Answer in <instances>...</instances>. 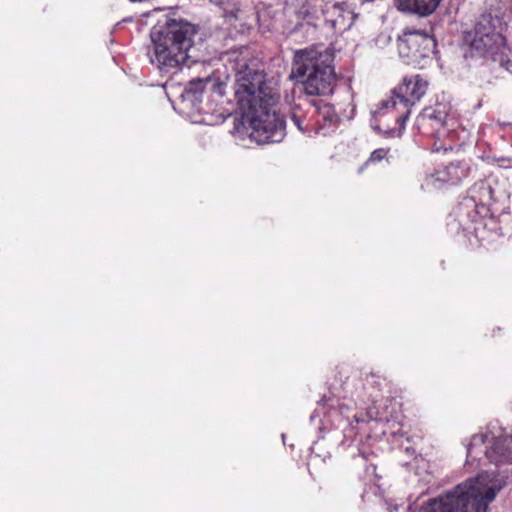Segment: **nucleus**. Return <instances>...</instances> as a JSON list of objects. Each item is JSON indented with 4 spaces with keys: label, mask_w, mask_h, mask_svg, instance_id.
<instances>
[{
    "label": "nucleus",
    "mask_w": 512,
    "mask_h": 512,
    "mask_svg": "<svg viewBox=\"0 0 512 512\" xmlns=\"http://www.w3.org/2000/svg\"><path fill=\"white\" fill-rule=\"evenodd\" d=\"M443 149H444V151H447L448 149H451V146H449V147H444Z\"/></svg>",
    "instance_id": "aec40b11"
},
{
    "label": "nucleus",
    "mask_w": 512,
    "mask_h": 512,
    "mask_svg": "<svg viewBox=\"0 0 512 512\" xmlns=\"http://www.w3.org/2000/svg\"><path fill=\"white\" fill-rule=\"evenodd\" d=\"M290 120L301 132L307 131V125L305 124L306 118L304 114L298 108H293L290 113Z\"/></svg>",
    "instance_id": "ddd939ff"
},
{
    "label": "nucleus",
    "mask_w": 512,
    "mask_h": 512,
    "mask_svg": "<svg viewBox=\"0 0 512 512\" xmlns=\"http://www.w3.org/2000/svg\"><path fill=\"white\" fill-rule=\"evenodd\" d=\"M466 448V465L481 461L482 457L496 466L512 464V436L501 428L492 427L473 435Z\"/></svg>",
    "instance_id": "423d86ee"
},
{
    "label": "nucleus",
    "mask_w": 512,
    "mask_h": 512,
    "mask_svg": "<svg viewBox=\"0 0 512 512\" xmlns=\"http://www.w3.org/2000/svg\"><path fill=\"white\" fill-rule=\"evenodd\" d=\"M470 173V164L465 161H452L444 168L437 170L431 179L436 182L458 184L468 177Z\"/></svg>",
    "instance_id": "1a4fd4ad"
},
{
    "label": "nucleus",
    "mask_w": 512,
    "mask_h": 512,
    "mask_svg": "<svg viewBox=\"0 0 512 512\" xmlns=\"http://www.w3.org/2000/svg\"><path fill=\"white\" fill-rule=\"evenodd\" d=\"M503 486L504 482L498 477L483 473L431 499L418 510L413 505L408 509L410 512H487L489 504Z\"/></svg>",
    "instance_id": "f03ea898"
},
{
    "label": "nucleus",
    "mask_w": 512,
    "mask_h": 512,
    "mask_svg": "<svg viewBox=\"0 0 512 512\" xmlns=\"http://www.w3.org/2000/svg\"><path fill=\"white\" fill-rule=\"evenodd\" d=\"M331 25L335 28L337 27L339 24H340V20L339 19H331L329 20Z\"/></svg>",
    "instance_id": "f3484780"
},
{
    "label": "nucleus",
    "mask_w": 512,
    "mask_h": 512,
    "mask_svg": "<svg viewBox=\"0 0 512 512\" xmlns=\"http://www.w3.org/2000/svg\"><path fill=\"white\" fill-rule=\"evenodd\" d=\"M500 64L505 70H507L510 74H512V58L509 57H502L500 59Z\"/></svg>",
    "instance_id": "dca6fc26"
},
{
    "label": "nucleus",
    "mask_w": 512,
    "mask_h": 512,
    "mask_svg": "<svg viewBox=\"0 0 512 512\" xmlns=\"http://www.w3.org/2000/svg\"><path fill=\"white\" fill-rule=\"evenodd\" d=\"M441 148H442L441 146L434 145L433 151L438 152V151H440Z\"/></svg>",
    "instance_id": "a211bd4d"
},
{
    "label": "nucleus",
    "mask_w": 512,
    "mask_h": 512,
    "mask_svg": "<svg viewBox=\"0 0 512 512\" xmlns=\"http://www.w3.org/2000/svg\"><path fill=\"white\" fill-rule=\"evenodd\" d=\"M428 82L419 75L405 77L401 84L393 89L390 98L382 100L378 108L372 112L371 127L376 131L392 130L391 121L399 124V133L404 129L411 107L426 93Z\"/></svg>",
    "instance_id": "20e7f679"
},
{
    "label": "nucleus",
    "mask_w": 512,
    "mask_h": 512,
    "mask_svg": "<svg viewBox=\"0 0 512 512\" xmlns=\"http://www.w3.org/2000/svg\"><path fill=\"white\" fill-rule=\"evenodd\" d=\"M387 152L388 151L384 148L376 149L372 152V154L369 158V161H371V162L381 161L382 159H384L386 157Z\"/></svg>",
    "instance_id": "2eb2a0df"
},
{
    "label": "nucleus",
    "mask_w": 512,
    "mask_h": 512,
    "mask_svg": "<svg viewBox=\"0 0 512 512\" xmlns=\"http://www.w3.org/2000/svg\"><path fill=\"white\" fill-rule=\"evenodd\" d=\"M211 83L210 78L205 79H193L189 82L188 86L185 89L183 97L185 100H189L192 103L199 102L201 100V94L206 87Z\"/></svg>",
    "instance_id": "f8f14e48"
},
{
    "label": "nucleus",
    "mask_w": 512,
    "mask_h": 512,
    "mask_svg": "<svg viewBox=\"0 0 512 512\" xmlns=\"http://www.w3.org/2000/svg\"><path fill=\"white\" fill-rule=\"evenodd\" d=\"M498 200L496 190L491 180L481 181L472 188V196L460 204L461 216L464 214L474 224L473 231L479 237L481 226H486L482 213H487V207Z\"/></svg>",
    "instance_id": "0eeeda50"
},
{
    "label": "nucleus",
    "mask_w": 512,
    "mask_h": 512,
    "mask_svg": "<svg viewBox=\"0 0 512 512\" xmlns=\"http://www.w3.org/2000/svg\"><path fill=\"white\" fill-rule=\"evenodd\" d=\"M502 36L490 28L479 24L475 29V35L471 41V47L480 54L492 53L500 44Z\"/></svg>",
    "instance_id": "6e6552de"
},
{
    "label": "nucleus",
    "mask_w": 512,
    "mask_h": 512,
    "mask_svg": "<svg viewBox=\"0 0 512 512\" xmlns=\"http://www.w3.org/2000/svg\"><path fill=\"white\" fill-rule=\"evenodd\" d=\"M319 408L323 409L324 408V404L319 403Z\"/></svg>",
    "instance_id": "6ab92c4d"
},
{
    "label": "nucleus",
    "mask_w": 512,
    "mask_h": 512,
    "mask_svg": "<svg viewBox=\"0 0 512 512\" xmlns=\"http://www.w3.org/2000/svg\"><path fill=\"white\" fill-rule=\"evenodd\" d=\"M195 34V27L184 20L168 19L164 25L154 27L147 51L151 64L162 73L180 68L188 59Z\"/></svg>",
    "instance_id": "7ed1b4c3"
},
{
    "label": "nucleus",
    "mask_w": 512,
    "mask_h": 512,
    "mask_svg": "<svg viewBox=\"0 0 512 512\" xmlns=\"http://www.w3.org/2000/svg\"><path fill=\"white\" fill-rule=\"evenodd\" d=\"M442 0H396L399 10L425 17L435 12Z\"/></svg>",
    "instance_id": "9b49d317"
},
{
    "label": "nucleus",
    "mask_w": 512,
    "mask_h": 512,
    "mask_svg": "<svg viewBox=\"0 0 512 512\" xmlns=\"http://www.w3.org/2000/svg\"><path fill=\"white\" fill-rule=\"evenodd\" d=\"M405 37V42L411 50L412 57H428L431 53H434L436 42L433 37L420 32H410Z\"/></svg>",
    "instance_id": "9d476101"
},
{
    "label": "nucleus",
    "mask_w": 512,
    "mask_h": 512,
    "mask_svg": "<svg viewBox=\"0 0 512 512\" xmlns=\"http://www.w3.org/2000/svg\"><path fill=\"white\" fill-rule=\"evenodd\" d=\"M291 75L295 78L306 76L302 86L305 94L310 96L330 95L336 83L331 54L314 50L295 53Z\"/></svg>",
    "instance_id": "39448f33"
},
{
    "label": "nucleus",
    "mask_w": 512,
    "mask_h": 512,
    "mask_svg": "<svg viewBox=\"0 0 512 512\" xmlns=\"http://www.w3.org/2000/svg\"><path fill=\"white\" fill-rule=\"evenodd\" d=\"M229 63L235 71V98L243 120L251 128V140L258 144L281 142L285 123L275 109L277 90L256 68L247 47L231 51Z\"/></svg>",
    "instance_id": "f257e3e1"
},
{
    "label": "nucleus",
    "mask_w": 512,
    "mask_h": 512,
    "mask_svg": "<svg viewBox=\"0 0 512 512\" xmlns=\"http://www.w3.org/2000/svg\"><path fill=\"white\" fill-rule=\"evenodd\" d=\"M424 116L428 117L430 120H433L435 122V124H432V127L437 128L436 134H437L438 138H440L446 134L445 129L438 128V126H442L444 124L443 118L441 116H436V115H434V112H428V111L425 112Z\"/></svg>",
    "instance_id": "4468645a"
}]
</instances>
